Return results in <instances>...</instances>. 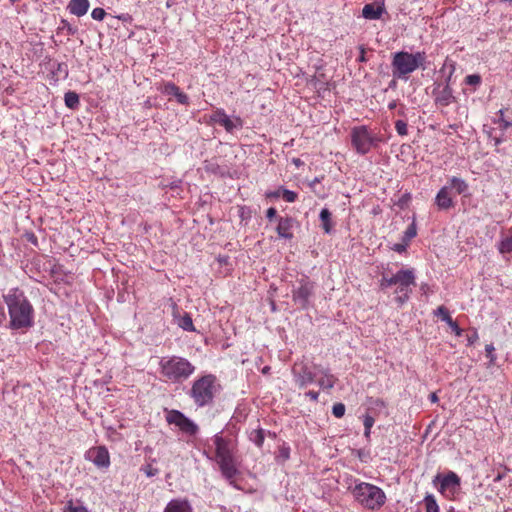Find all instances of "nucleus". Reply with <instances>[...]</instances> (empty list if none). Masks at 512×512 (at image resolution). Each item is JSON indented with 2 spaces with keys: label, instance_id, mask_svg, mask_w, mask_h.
<instances>
[{
  "label": "nucleus",
  "instance_id": "obj_30",
  "mask_svg": "<svg viewBox=\"0 0 512 512\" xmlns=\"http://www.w3.org/2000/svg\"><path fill=\"white\" fill-rule=\"evenodd\" d=\"M179 327H181L185 331L194 332L195 326L193 324L192 317L190 314L185 313L178 322Z\"/></svg>",
  "mask_w": 512,
  "mask_h": 512
},
{
  "label": "nucleus",
  "instance_id": "obj_54",
  "mask_svg": "<svg viewBox=\"0 0 512 512\" xmlns=\"http://www.w3.org/2000/svg\"><path fill=\"white\" fill-rule=\"evenodd\" d=\"M358 61L359 62H366L365 50L363 48L361 49V53H360V56L358 58Z\"/></svg>",
  "mask_w": 512,
  "mask_h": 512
},
{
  "label": "nucleus",
  "instance_id": "obj_14",
  "mask_svg": "<svg viewBox=\"0 0 512 512\" xmlns=\"http://www.w3.org/2000/svg\"><path fill=\"white\" fill-rule=\"evenodd\" d=\"M493 123L498 126V129L501 131V134H497L496 129L492 128L488 132V137L494 142L495 146H498L506 140L504 131L512 127V120L509 121L505 119V110L500 109L497 112V118L493 121Z\"/></svg>",
  "mask_w": 512,
  "mask_h": 512
},
{
  "label": "nucleus",
  "instance_id": "obj_21",
  "mask_svg": "<svg viewBox=\"0 0 512 512\" xmlns=\"http://www.w3.org/2000/svg\"><path fill=\"white\" fill-rule=\"evenodd\" d=\"M290 457L291 447L287 442L282 441L281 443L278 444L277 449L274 453L275 461L278 464L283 465L290 459Z\"/></svg>",
  "mask_w": 512,
  "mask_h": 512
},
{
  "label": "nucleus",
  "instance_id": "obj_32",
  "mask_svg": "<svg viewBox=\"0 0 512 512\" xmlns=\"http://www.w3.org/2000/svg\"><path fill=\"white\" fill-rule=\"evenodd\" d=\"M315 380V375L307 367H304L303 372L299 374V381L301 386L312 383Z\"/></svg>",
  "mask_w": 512,
  "mask_h": 512
},
{
  "label": "nucleus",
  "instance_id": "obj_50",
  "mask_svg": "<svg viewBox=\"0 0 512 512\" xmlns=\"http://www.w3.org/2000/svg\"><path fill=\"white\" fill-rule=\"evenodd\" d=\"M57 72L59 74H63L64 76L67 75V67L65 64L58 63L57 64Z\"/></svg>",
  "mask_w": 512,
  "mask_h": 512
},
{
  "label": "nucleus",
  "instance_id": "obj_43",
  "mask_svg": "<svg viewBox=\"0 0 512 512\" xmlns=\"http://www.w3.org/2000/svg\"><path fill=\"white\" fill-rule=\"evenodd\" d=\"M142 471L148 476L153 477L158 473V469L155 468L152 464H147L142 467Z\"/></svg>",
  "mask_w": 512,
  "mask_h": 512
},
{
  "label": "nucleus",
  "instance_id": "obj_10",
  "mask_svg": "<svg viewBox=\"0 0 512 512\" xmlns=\"http://www.w3.org/2000/svg\"><path fill=\"white\" fill-rule=\"evenodd\" d=\"M468 190L465 180L458 177H451L449 185L440 188L435 197V205L438 210H449L455 205V194H463Z\"/></svg>",
  "mask_w": 512,
  "mask_h": 512
},
{
  "label": "nucleus",
  "instance_id": "obj_23",
  "mask_svg": "<svg viewBox=\"0 0 512 512\" xmlns=\"http://www.w3.org/2000/svg\"><path fill=\"white\" fill-rule=\"evenodd\" d=\"M337 380L338 379L335 375L325 370L321 373L317 383L322 389L329 390L335 386Z\"/></svg>",
  "mask_w": 512,
  "mask_h": 512
},
{
  "label": "nucleus",
  "instance_id": "obj_39",
  "mask_svg": "<svg viewBox=\"0 0 512 512\" xmlns=\"http://www.w3.org/2000/svg\"><path fill=\"white\" fill-rule=\"evenodd\" d=\"M486 357L489 359V363L493 365L496 361L495 348L492 344L485 346Z\"/></svg>",
  "mask_w": 512,
  "mask_h": 512
},
{
  "label": "nucleus",
  "instance_id": "obj_13",
  "mask_svg": "<svg viewBox=\"0 0 512 512\" xmlns=\"http://www.w3.org/2000/svg\"><path fill=\"white\" fill-rule=\"evenodd\" d=\"M369 402L371 406L368 409V413L363 416L364 436L367 440L370 439L371 429L375 423V416L378 415V412L386 408V403L381 398H370Z\"/></svg>",
  "mask_w": 512,
  "mask_h": 512
},
{
  "label": "nucleus",
  "instance_id": "obj_12",
  "mask_svg": "<svg viewBox=\"0 0 512 512\" xmlns=\"http://www.w3.org/2000/svg\"><path fill=\"white\" fill-rule=\"evenodd\" d=\"M455 67L451 65L448 77L444 82H436L433 88L432 95L436 105L447 107L456 102V97L453 94V89L450 85L451 77L454 73Z\"/></svg>",
  "mask_w": 512,
  "mask_h": 512
},
{
  "label": "nucleus",
  "instance_id": "obj_31",
  "mask_svg": "<svg viewBox=\"0 0 512 512\" xmlns=\"http://www.w3.org/2000/svg\"><path fill=\"white\" fill-rule=\"evenodd\" d=\"M65 104L68 108L74 109L79 105V96L77 93L69 91L64 97Z\"/></svg>",
  "mask_w": 512,
  "mask_h": 512
},
{
  "label": "nucleus",
  "instance_id": "obj_60",
  "mask_svg": "<svg viewBox=\"0 0 512 512\" xmlns=\"http://www.w3.org/2000/svg\"><path fill=\"white\" fill-rule=\"evenodd\" d=\"M296 368H297V365H295V366L293 367V371H294V373H296Z\"/></svg>",
  "mask_w": 512,
  "mask_h": 512
},
{
  "label": "nucleus",
  "instance_id": "obj_24",
  "mask_svg": "<svg viewBox=\"0 0 512 512\" xmlns=\"http://www.w3.org/2000/svg\"><path fill=\"white\" fill-rule=\"evenodd\" d=\"M68 7L72 14L82 16L87 12L89 2L88 0H71Z\"/></svg>",
  "mask_w": 512,
  "mask_h": 512
},
{
  "label": "nucleus",
  "instance_id": "obj_48",
  "mask_svg": "<svg viewBox=\"0 0 512 512\" xmlns=\"http://www.w3.org/2000/svg\"><path fill=\"white\" fill-rule=\"evenodd\" d=\"M276 215H277V210H276V208H274V207H270V208H268V209H267V211H266V217H267L268 219H273L274 217H276Z\"/></svg>",
  "mask_w": 512,
  "mask_h": 512
},
{
  "label": "nucleus",
  "instance_id": "obj_4",
  "mask_svg": "<svg viewBox=\"0 0 512 512\" xmlns=\"http://www.w3.org/2000/svg\"><path fill=\"white\" fill-rule=\"evenodd\" d=\"M222 390L218 377L209 372L197 375L191 382L187 395L196 408L212 406Z\"/></svg>",
  "mask_w": 512,
  "mask_h": 512
},
{
  "label": "nucleus",
  "instance_id": "obj_51",
  "mask_svg": "<svg viewBox=\"0 0 512 512\" xmlns=\"http://www.w3.org/2000/svg\"><path fill=\"white\" fill-rule=\"evenodd\" d=\"M96 454V450L95 448H91L88 452H87V456L88 458L93 461L94 463H96V456H94Z\"/></svg>",
  "mask_w": 512,
  "mask_h": 512
},
{
  "label": "nucleus",
  "instance_id": "obj_49",
  "mask_svg": "<svg viewBox=\"0 0 512 512\" xmlns=\"http://www.w3.org/2000/svg\"><path fill=\"white\" fill-rule=\"evenodd\" d=\"M467 340L470 345L474 344L478 340L477 331L474 330L473 333L467 337Z\"/></svg>",
  "mask_w": 512,
  "mask_h": 512
},
{
  "label": "nucleus",
  "instance_id": "obj_3",
  "mask_svg": "<svg viewBox=\"0 0 512 512\" xmlns=\"http://www.w3.org/2000/svg\"><path fill=\"white\" fill-rule=\"evenodd\" d=\"M196 371V366L186 357L166 355L160 357L157 372L166 384L179 385L186 382Z\"/></svg>",
  "mask_w": 512,
  "mask_h": 512
},
{
  "label": "nucleus",
  "instance_id": "obj_6",
  "mask_svg": "<svg viewBox=\"0 0 512 512\" xmlns=\"http://www.w3.org/2000/svg\"><path fill=\"white\" fill-rule=\"evenodd\" d=\"M351 493L355 501L366 510L378 511L387 502L383 489L368 482H357L351 488Z\"/></svg>",
  "mask_w": 512,
  "mask_h": 512
},
{
  "label": "nucleus",
  "instance_id": "obj_9",
  "mask_svg": "<svg viewBox=\"0 0 512 512\" xmlns=\"http://www.w3.org/2000/svg\"><path fill=\"white\" fill-rule=\"evenodd\" d=\"M433 486L448 501H459L462 495L461 478L454 471L438 473L432 480Z\"/></svg>",
  "mask_w": 512,
  "mask_h": 512
},
{
  "label": "nucleus",
  "instance_id": "obj_25",
  "mask_svg": "<svg viewBox=\"0 0 512 512\" xmlns=\"http://www.w3.org/2000/svg\"><path fill=\"white\" fill-rule=\"evenodd\" d=\"M425 512H440L439 505L433 494L427 493L422 501Z\"/></svg>",
  "mask_w": 512,
  "mask_h": 512
},
{
  "label": "nucleus",
  "instance_id": "obj_36",
  "mask_svg": "<svg viewBox=\"0 0 512 512\" xmlns=\"http://www.w3.org/2000/svg\"><path fill=\"white\" fill-rule=\"evenodd\" d=\"M395 129L400 136H406L408 134V125L404 120H397L395 122Z\"/></svg>",
  "mask_w": 512,
  "mask_h": 512
},
{
  "label": "nucleus",
  "instance_id": "obj_7",
  "mask_svg": "<svg viewBox=\"0 0 512 512\" xmlns=\"http://www.w3.org/2000/svg\"><path fill=\"white\" fill-rule=\"evenodd\" d=\"M350 141L353 150L359 155H366L378 148L386 139L379 132L376 133L368 125H357L351 128Z\"/></svg>",
  "mask_w": 512,
  "mask_h": 512
},
{
  "label": "nucleus",
  "instance_id": "obj_16",
  "mask_svg": "<svg viewBox=\"0 0 512 512\" xmlns=\"http://www.w3.org/2000/svg\"><path fill=\"white\" fill-rule=\"evenodd\" d=\"M313 291V283L310 282L307 276H304L299 281V286L293 290L292 297L294 301H301L307 303Z\"/></svg>",
  "mask_w": 512,
  "mask_h": 512
},
{
  "label": "nucleus",
  "instance_id": "obj_27",
  "mask_svg": "<svg viewBox=\"0 0 512 512\" xmlns=\"http://www.w3.org/2000/svg\"><path fill=\"white\" fill-rule=\"evenodd\" d=\"M320 220L322 222V227L326 233H330L332 230V219L331 213L327 208H324L320 212Z\"/></svg>",
  "mask_w": 512,
  "mask_h": 512
},
{
  "label": "nucleus",
  "instance_id": "obj_57",
  "mask_svg": "<svg viewBox=\"0 0 512 512\" xmlns=\"http://www.w3.org/2000/svg\"><path fill=\"white\" fill-rule=\"evenodd\" d=\"M96 16H97L96 8H94V9L91 11V17H92L93 19H96Z\"/></svg>",
  "mask_w": 512,
  "mask_h": 512
},
{
  "label": "nucleus",
  "instance_id": "obj_17",
  "mask_svg": "<svg viewBox=\"0 0 512 512\" xmlns=\"http://www.w3.org/2000/svg\"><path fill=\"white\" fill-rule=\"evenodd\" d=\"M384 13H386L385 0L365 4L362 9V16L367 20H379Z\"/></svg>",
  "mask_w": 512,
  "mask_h": 512
},
{
  "label": "nucleus",
  "instance_id": "obj_11",
  "mask_svg": "<svg viewBox=\"0 0 512 512\" xmlns=\"http://www.w3.org/2000/svg\"><path fill=\"white\" fill-rule=\"evenodd\" d=\"M165 421L174 426L187 437H195L199 433V426L183 412L177 409H164Z\"/></svg>",
  "mask_w": 512,
  "mask_h": 512
},
{
  "label": "nucleus",
  "instance_id": "obj_59",
  "mask_svg": "<svg viewBox=\"0 0 512 512\" xmlns=\"http://www.w3.org/2000/svg\"><path fill=\"white\" fill-rule=\"evenodd\" d=\"M18 1H19V0H10V2H11L12 4H14V3H16V2H18Z\"/></svg>",
  "mask_w": 512,
  "mask_h": 512
},
{
  "label": "nucleus",
  "instance_id": "obj_26",
  "mask_svg": "<svg viewBox=\"0 0 512 512\" xmlns=\"http://www.w3.org/2000/svg\"><path fill=\"white\" fill-rule=\"evenodd\" d=\"M249 440L253 442L258 448H262L265 441V431L262 428L253 430L249 434Z\"/></svg>",
  "mask_w": 512,
  "mask_h": 512
},
{
  "label": "nucleus",
  "instance_id": "obj_29",
  "mask_svg": "<svg viewBox=\"0 0 512 512\" xmlns=\"http://www.w3.org/2000/svg\"><path fill=\"white\" fill-rule=\"evenodd\" d=\"M110 464L108 450L103 446H98V467L107 468Z\"/></svg>",
  "mask_w": 512,
  "mask_h": 512
},
{
  "label": "nucleus",
  "instance_id": "obj_40",
  "mask_svg": "<svg viewBox=\"0 0 512 512\" xmlns=\"http://www.w3.org/2000/svg\"><path fill=\"white\" fill-rule=\"evenodd\" d=\"M411 194L409 192H405L404 194L401 195V197L398 199V202H397V205L401 208H404L406 206H408V204L410 203L411 201Z\"/></svg>",
  "mask_w": 512,
  "mask_h": 512
},
{
  "label": "nucleus",
  "instance_id": "obj_46",
  "mask_svg": "<svg viewBox=\"0 0 512 512\" xmlns=\"http://www.w3.org/2000/svg\"><path fill=\"white\" fill-rule=\"evenodd\" d=\"M457 337H460L463 333V329L459 327L456 321L453 319L447 323Z\"/></svg>",
  "mask_w": 512,
  "mask_h": 512
},
{
  "label": "nucleus",
  "instance_id": "obj_8",
  "mask_svg": "<svg viewBox=\"0 0 512 512\" xmlns=\"http://www.w3.org/2000/svg\"><path fill=\"white\" fill-rule=\"evenodd\" d=\"M425 61L426 53L424 51L416 53L396 52L392 59L393 75L397 78L407 79L411 73L422 67Z\"/></svg>",
  "mask_w": 512,
  "mask_h": 512
},
{
  "label": "nucleus",
  "instance_id": "obj_44",
  "mask_svg": "<svg viewBox=\"0 0 512 512\" xmlns=\"http://www.w3.org/2000/svg\"><path fill=\"white\" fill-rule=\"evenodd\" d=\"M64 512H87V510L82 506L74 505L72 502H69L65 507Z\"/></svg>",
  "mask_w": 512,
  "mask_h": 512
},
{
  "label": "nucleus",
  "instance_id": "obj_45",
  "mask_svg": "<svg viewBox=\"0 0 512 512\" xmlns=\"http://www.w3.org/2000/svg\"><path fill=\"white\" fill-rule=\"evenodd\" d=\"M282 189H283V187H280L274 191H266L265 198L266 199H277L279 197H282Z\"/></svg>",
  "mask_w": 512,
  "mask_h": 512
},
{
  "label": "nucleus",
  "instance_id": "obj_56",
  "mask_svg": "<svg viewBox=\"0 0 512 512\" xmlns=\"http://www.w3.org/2000/svg\"><path fill=\"white\" fill-rule=\"evenodd\" d=\"M293 163H294L296 166H300V165H302V161H301L299 158L293 159Z\"/></svg>",
  "mask_w": 512,
  "mask_h": 512
},
{
  "label": "nucleus",
  "instance_id": "obj_52",
  "mask_svg": "<svg viewBox=\"0 0 512 512\" xmlns=\"http://www.w3.org/2000/svg\"><path fill=\"white\" fill-rule=\"evenodd\" d=\"M429 399L432 403H436L439 401V398H438V395L436 392H432L430 395H429Z\"/></svg>",
  "mask_w": 512,
  "mask_h": 512
},
{
  "label": "nucleus",
  "instance_id": "obj_58",
  "mask_svg": "<svg viewBox=\"0 0 512 512\" xmlns=\"http://www.w3.org/2000/svg\"><path fill=\"white\" fill-rule=\"evenodd\" d=\"M270 437H276L275 433H269Z\"/></svg>",
  "mask_w": 512,
  "mask_h": 512
},
{
  "label": "nucleus",
  "instance_id": "obj_41",
  "mask_svg": "<svg viewBox=\"0 0 512 512\" xmlns=\"http://www.w3.org/2000/svg\"><path fill=\"white\" fill-rule=\"evenodd\" d=\"M409 247V244H407L404 241H401V243H395L391 249L399 254H405L407 252V248Z\"/></svg>",
  "mask_w": 512,
  "mask_h": 512
},
{
  "label": "nucleus",
  "instance_id": "obj_1",
  "mask_svg": "<svg viewBox=\"0 0 512 512\" xmlns=\"http://www.w3.org/2000/svg\"><path fill=\"white\" fill-rule=\"evenodd\" d=\"M214 449L204 450V454L210 460L217 463L221 475L228 483L236 489H241L237 482L240 475V461L238 458V438L237 434L225 433L224 431L215 434L212 437Z\"/></svg>",
  "mask_w": 512,
  "mask_h": 512
},
{
  "label": "nucleus",
  "instance_id": "obj_15",
  "mask_svg": "<svg viewBox=\"0 0 512 512\" xmlns=\"http://www.w3.org/2000/svg\"><path fill=\"white\" fill-rule=\"evenodd\" d=\"M157 89L166 95H172L176 101L182 105H189V97L175 83L163 82L158 84Z\"/></svg>",
  "mask_w": 512,
  "mask_h": 512
},
{
  "label": "nucleus",
  "instance_id": "obj_38",
  "mask_svg": "<svg viewBox=\"0 0 512 512\" xmlns=\"http://www.w3.org/2000/svg\"><path fill=\"white\" fill-rule=\"evenodd\" d=\"M345 410L343 403H335L332 407V413L336 418H342L345 414Z\"/></svg>",
  "mask_w": 512,
  "mask_h": 512
},
{
  "label": "nucleus",
  "instance_id": "obj_42",
  "mask_svg": "<svg viewBox=\"0 0 512 512\" xmlns=\"http://www.w3.org/2000/svg\"><path fill=\"white\" fill-rule=\"evenodd\" d=\"M220 113H226L224 109L222 108H216L213 113L210 115V121L215 124H219L221 121V115Z\"/></svg>",
  "mask_w": 512,
  "mask_h": 512
},
{
  "label": "nucleus",
  "instance_id": "obj_53",
  "mask_svg": "<svg viewBox=\"0 0 512 512\" xmlns=\"http://www.w3.org/2000/svg\"><path fill=\"white\" fill-rule=\"evenodd\" d=\"M106 15L104 9L98 7V21L102 20Z\"/></svg>",
  "mask_w": 512,
  "mask_h": 512
},
{
  "label": "nucleus",
  "instance_id": "obj_34",
  "mask_svg": "<svg viewBox=\"0 0 512 512\" xmlns=\"http://www.w3.org/2000/svg\"><path fill=\"white\" fill-rule=\"evenodd\" d=\"M238 216L240 217L241 221H249L252 217L251 208L245 205L238 206Z\"/></svg>",
  "mask_w": 512,
  "mask_h": 512
},
{
  "label": "nucleus",
  "instance_id": "obj_18",
  "mask_svg": "<svg viewBox=\"0 0 512 512\" xmlns=\"http://www.w3.org/2000/svg\"><path fill=\"white\" fill-rule=\"evenodd\" d=\"M294 220L291 217H279L276 232L279 237L291 240L293 234Z\"/></svg>",
  "mask_w": 512,
  "mask_h": 512
},
{
  "label": "nucleus",
  "instance_id": "obj_2",
  "mask_svg": "<svg viewBox=\"0 0 512 512\" xmlns=\"http://www.w3.org/2000/svg\"><path fill=\"white\" fill-rule=\"evenodd\" d=\"M416 286V274L414 268L401 267L395 274L391 273L389 267L385 268L381 273L379 280V288L387 290L394 288L395 302L398 306L407 303Z\"/></svg>",
  "mask_w": 512,
  "mask_h": 512
},
{
  "label": "nucleus",
  "instance_id": "obj_37",
  "mask_svg": "<svg viewBox=\"0 0 512 512\" xmlns=\"http://www.w3.org/2000/svg\"><path fill=\"white\" fill-rule=\"evenodd\" d=\"M465 83L467 85L477 87L481 83V76L478 74H470L465 77Z\"/></svg>",
  "mask_w": 512,
  "mask_h": 512
},
{
  "label": "nucleus",
  "instance_id": "obj_33",
  "mask_svg": "<svg viewBox=\"0 0 512 512\" xmlns=\"http://www.w3.org/2000/svg\"><path fill=\"white\" fill-rule=\"evenodd\" d=\"M434 315L435 316H439L446 323H448L449 321L452 320V317L450 315V312H449L448 308L445 307L444 305L439 306L434 311Z\"/></svg>",
  "mask_w": 512,
  "mask_h": 512
},
{
  "label": "nucleus",
  "instance_id": "obj_28",
  "mask_svg": "<svg viewBox=\"0 0 512 512\" xmlns=\"http://www.w3.org/2000/svg\"><path fill=\"white\" fill-rule=\"evenodd\" d=\"M417 236V225L415 220L407 227L402 236V241L410 245L411 241Z\"/></svg>",
  "mask_w": 512,
  "mask_h": 512
},
{
  "label": "nucleus",
  "instance_id": "obj_5",
  "mask_svg": "<svg viewBox=\"0 0 512 512\" xmlns=\"http://www.w3.org/2000/svg\"><path fill=\"white\" fill-rule=\"evenodd\" d=\"M3 298L8 307L12 329L32 326L34 309L22 290L19 288L10 289Z\"/></svg>",
  "mask_w": 512,
  "mask_h": 512
},
{
  "label": "nucleus",
  "instance_id": "obj_22",
  "mask_svg": "<svg viewBox=\"0 0 512 512\" xmlns=\"http://www.w3.org/2000/svg\"><path fill=\"white\" fill-rule=\"evenodd\" d=\"M221 121L219 125L222 126L228 133L233 132L235 128H241L243 121L240 117L230 118L226 113H220Z\"/></svg>",
  "mask_w": 512,
  "mask_h": 512
},
{
  "label": "nucleus",
  "instance_id": "obj_19",
  "mask_svg": "<svg viewBox=\"0 0 512 512\" xmlns=\"http://www.w3.org/2000/svg\"><path fill=\"white\" fill-rule=\"evenodd\" d=\"M163 512H193V507L186 498H174L167 503Z\"/></svg>",
  "mask_w": 512,
  "mask_h": 512
},
{
  "label": "nucleus",
  "instance_id": "obj_20",
  "mask_svg": "<svg viewBox=\"0 0 512 512\" xmlns=\"http://www.w3.org/2000/svg\"><path fill=\"white\" fill-rule=\"evenodd\" d=\"M497 249L506 260L512 258V226L502 235L498 242Z\"/></svg>",
  "mask_w": 512,
  "mask_h": 512
},
{
  "label": "nucleus",
  "instance_id": "obj_47",
  "mask_svg": "<svg viewBox=\"0 0 512 512\" xmlns=\"http://www.w3.org/2000/svg\"><path fill=\"white\" fill-rule=\"evenodd\" d=\"M306 396L311 401L317 402L318 399H319V392L318 391H314V390H309L308 392H306Z\"/></svg>",
  "mask_w": 512,
  "mask_h": 512
},
{
  "label": "nucleus",
  "instance_id": "obj_35",
  "mask_svg": "<svg viewBox=\"0 0 512 512\" xmlns=\"http://www.w3.org/2000/svg\"><path fill=\"white\" fill-rule=\"evenodd\" d=\"M282 198L284 201H286L288 203H293L298 199V194L294 191L283 188L282 189Z\"/></svg>",
  "mask_w": 512,
  "mask_h": 512
},
{
  "label": "nucleus",
  "instance_id": "obj_55",
  "mask_svg": "<svg viewBox=\"0 0 512 512\" xmlns=\"http://www.w3.org/2000/svg\"><path fill=\"white\" fill-rule=\"evenodd\" d=\"M270 370H271V367L270 366H265L262 368V373L263 374H269L270 373Z\"/></svg>",
  "mask_w": 512,
  "mask_h": 512
}]
</instances>
